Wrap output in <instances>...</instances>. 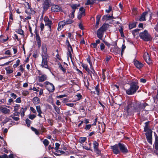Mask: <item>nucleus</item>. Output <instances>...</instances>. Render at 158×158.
Listing matches in <instances>:
<instances>
[{
	"mask_svg": "<svg viewBox=\"0 0 158 158\" xmlns=\"http://www.w3.org/2000/svg\"><path fill=\"white\" fill-rule=\"evenodd\" d=\"M44 20L45 23H46L45 25H48L49 28V30L51 31V25L52 23V21L50 20L47 17H44Z\"/></svg>",
	"mask_w": 158,
	"mask_h": 158,
	"instance_id": "4468645a",
	"label": "nucleus"
},
{
	"mask_svg": "<svg viewBox=\"0 0 158 158\" xmlns=\"http://www.w3.org/2000/svg\"><path fill=\"white\" fill-rule=\"evenodd\" d=\"M91 125H86L85 127V129L86 130H89L91 127Z\"/></svg>",
	"mask_w": 158,
	"mask_h": 158,
	"instance_id": "de8ad7c7",
	"label": "nucleus"
},
{
	"mask_svg": "<svg viewBox=\"0 0 158 158\" xmlns=\"http://www.w3.org/2000/svg\"><path fill=\"white\" fill-rule=\"evenodd\" d=\"M111 51L112 52L114 53L117 54L120 53V48L118 47H115L111 49Z\"/></svg>",
	"mask_w": 158,
	"mask_h": 158,
	"instance_id": "dca6fc26",
	"label": "nucleus"
},
{
	"mask_svg": "<svg viewBox=\"0 0 158 158\" xmlns=\"http://www.w3.org/2000/svg\"><path fill=\"white\" fill-rule=\"evenodd\" d=\"M0 112L4 114H9L10 113V110L6 106H0Z\"/></svg>",
	"mask_w": 158,
	"mask_h": 158,
	"instance_id": "9b49d317",
	"label": "nucleus"
},
{
	"mask_svg": "<svg viewBox=\"0 0 158 158\" xmlns=\"http://www.w3.org/2000/svg\"><path fill=\"white\" fill-rule=\"evenodd\" d=\"M143 57L145 61L148 64H150L152 63V61L150 59L149 55L147 52L144 53Z\"/></svg>",
	"mask_w": 158,
	"mask_h": 158,
	"instance_id": "f8f14e48",
	"label": "nucleus"
},
{
	"mask_svg": "<svg viewBox=\"0 0 158 158\" xmlns=\"http://www.w3.org/2000/svg\"><path fill=\"white\" fill-rule=\"evenodd\" d=\"M44 84L46 88L49 92H52L54 91L55 88L52 83L46 81L44 83Z\"/></svg>",
	"mask_w": 158,
	"mask_h": 158,
	"instance_id": "0eeeda50",
	"label": "nucleus"
},
{
	"mask_svg": "<svg viewBox=\"0 0 158 158\" xmlns=\"http://www.w3.org/2000/svg\"><path fill=\"white\" fill-rule=\"evenodd\" d=\"M66 95L65 94L61 95L59 96H57L56 97L57 98H61L65 97Z\"/></svg>",
	"mask_w": 158,
	"mask_h": 158,
	"instance_id": "774afa93",
	"label": "nucleus"
},
{
	"mask_svg": "<svg viewBox=\"0 0 158 158\" xmlns=\"http://www.w3.org/2000/svg\"><path fill=\"white\" fill-rule=\"evenodd\" d=\"M86 139L85 137H81L79 139V142L81 143H83L85 142Z\"/></svg>",
	"mask_w": 158,
	"mask_h": 158,
	"instance_id": "58836bf2",
	"label": "nucleus"
},
{
	"mask_svg": "<svg viewBox=\"0 0 158 158\" xmlns=\"http://www.w3.org/2000/svg\"><path fill=\"white\" fill-rule=\"evenodd\" d=\"M7 73L9 74H10L12 73L13 70L10 69V68L7 67L6 68Z\"/></svg>",
	"mask_w": 158,
	"mask_h": 158,
	"instance_id": "79ce46f5",
	"label": "nucleus"
},
{
	"mask_svg": "<svg viewBox=\"0 0 158 158\" xmlns=\"http://www.w3.org/2000/svg\"><path fill=\"white\" fill-rule=\"evenodd\" d=\"M31 129L32 130L35 132L36 135H38L39 132L37 130L33 127H31Z\"/></svg>",
	"mask_w": 158,
	"mask_h": 158,
	"instance_id": "c03bdc74",
	"label": "nucleus"
},
{
	"mask_svg": "<svg viewBox=\"0 0 158 158\" xmlns=\"http://www.w3.org/2000/svg\"><path fill=\"white\" fill-rule=\"evenodd\" d=\"M47 77V76L45 74H43L41 76L38 77V81L39 82H43L45 81Z\"/></svg>",
	"mask_w": 158,
	"mask_h": 158,
	"instance_id": "f3484780",
	"label": "nucleus"
},
{
	"mask_svg": "<svg viewBox=\"0 0 158 158\" xmlns=\"http://www.w3.org/2000/svg\"><path fill=\"white\" fill-rule=\"evenodd\" d=\"M155 140L154 147L156 150H158V136L156 134L155 135Z\"/></svg>",
	"mask_w": 158,
	"mask_h": 158,
	"instance_id": "aec40b11",
	"label": "nucleus"
},
{
	"mask_svg": "<svg viewBox=\"0 0 158 158\" xmlns=\"http://www.w3.org/2000/svg\"><path fill=\"white\" fill-rule=\"evenodd\" d=\"M27 5L28 6V7L25 10V12L28 15H31L32 13H34L35 12V11L34 10H32L31 9L30 7V6L29 5V3H27Z\"/></svg>",
	"mask_w": 158,
	"mask_h": 158,
	"instance_id": "6ab92c4d",
	"label": "nucleus"
},
{
	"mask_svg": "<svg viewBox=\"0 0 158 158\" xmlns=\"http://www.w3.org/2000/svg\"><path fill=\"white\" fill-rule=\"evenodd\" d=\"M136 26V24L135 23H133L131 24H130L129 25V28L130 29L135 27Z\"/></svg>",
	"mask_w": 158,
	"mask_h": 158,
	"instance_id": "72a5a7b5",
	"label": "nucleus"
},
{
	"mask_svg": "<svg viewBox=\"0 0 158 158\" xmlns=\"http://www.w3.org/2000/svg\"><path fill=\"white\" fill-rule=\"evenodd\" d=\"M32 101L34 105H36L40 103V100L39 98L37 97H35L33 98Z\"/></svg>",
	"mask_w": 158,
	"mask_h": 158,
	"instance_id": "412c9836",
	"label": "nucleus"
},
{
	"mask_svg": "<svg viewBox=\"0 0 158 158\" xmlns=\"http://www.w3.org/2000/svg\"><path fill=\"white\" fill-rule=\"evenodd\" d=\"M26 122L27 126L29 127L30 126L31 123V121L30 120L28 119H27L26 120Z\"/></svg>",
	"mask_w": 158,
	"mask_h": 158,
	"instance_id": "864d4df0",
	"label": "nucleus"
},
{
	"mask_svg": "<svg viewBox=\"0 0 158 158\" xmlns=\"http://www.w3.org/2000/svg\"><path fill=\"white\" fill-rule=\"evenodd\" d=\"M59 68L63 72L65 73L66 72V69L61 64H60L59 66Z\"/></svg>",
	"mask_w": 158,
	"mask_h": 158,
	"instance_id": "37998d69",
	"label": "nucleus"
},
{
	"mask_svg": "<svg viewBox=\"0 0 158 158\" xmlns=\"http://www.w3.org/2000/svg\"><path fill=\"white\" fill-rule=\"evenodd\" d=\"M112 16H112H110L109 15H104L103 16L102 19L103 20H106L108 19L111 18Z\"/></svg>",
	"mask_w": 158,
	"mask_h": 158,
	"instance_id": "c85d7f7f",
	"label": "nucleus"
},
{
	"mask_svg": "<svg viewBox=\"0 0 158 158\" xmlns=\"http://www.w3.org/2000/svg\"><path fill=\"white\" fill-rule=\"evenodd\" d=\"M80 6V5L79 4H72L71 5V6L72 9H73V10H74L75 11V10L76 9H77L78 7Z\"/></svg>",
	"mask_w": 158,
	"mask_h": 158,
	"instance_id": "cd10ccee",
	"label": "nucleus"
},
{
	"mask_svg": "<svg viewBox=\"0 0 158 158\" xmlns=\"http://www.w3.org/2000/svg\"><path fill=\"white\" fill-rule=\"evenodd\" d=\"M75 12V11L74 10H73L72 11L71 14L69 15V16L70 18H73L74 17V14Z\"/></svg>",
	"mask_w": 158,
	"mask_h": 158,
	"instance_id": "13d9d810",
	"label": "nucleus"
},
{
	"mask_svg": "<svg viewBox=\"0 0 158 158\" xmlns=\"http://www.w3.org/2000/svg\"><path fill=\"white\" fill-rule=\"evenodd\" d=\"M132 14L133 15H135L137 14V10L136 8H134L132 10Z\"/></svg>",
	"mask_w": 158,
	"mask_h": 158,
	"instance_id": "49530a36",
	"label": "nucleus"
},
{
	"mask_svg": "<svg viewBox=\"0 0 158 158\" xmlns=\"http://www.w3.org/2000/svg\"><path fill=\"white\" fill-rule=\"evenodd\" d=\"M100 48L101 50L102 51H103L104 49L105 48V46L103 43H102L100 45Z\"/></svg>",
	"mask_w": 158,
	"mask_h": 158,
	"instance_id": "603ef678",
	"label": "nucleus"
},
{
	"mask_svg": "<svg viewBox=\"0 0 158 158\" xmlns=\"http://www.w3.org/2000/svg\"><path fill=\"white\" fill-rule=\"evenodd\" d=\"M74 104L72 103H68L66 104L67 106L71 107H73V106Z\"/></svg>",
	"mask_w": 158,
	"mask_h": 158,
	"instance_id": "338daca9",
	"label": "nucleus"
},
{
	"mask_svg": "<svg viewBox=\"0 0 158 158\" xmlns=\"http://www.w3.org/2000/svg\"><path fill=\"white\" fill-rule=\"evenodd\" d=\"M111 148L112 149L114 154H118L120 153V151L118 147V144L111 146Z\"/></svg>",
	"mask_w": 158,
	"mask_h": 158,
	"instance_id": "9d476101",
	"label": "nucleus"
},
{
	"mask_svg": "<svg viewBox=\"0 0 158 158\" xmlns=\"http://www.w3.org/2000/svg\"><path fill=\"white\" fill-rule=\"evenodd\" d=\"M47 46L46 44H43L42 46V55H48L47 54Z\"/></svg>",
	"mask_w": 158,
	"mask_h": 158,
	"instance_id": "a211bd4d",
	"label": "nucleus"
},
{
	"mask_svg": "<svg viewBox=\"0 0 158 158\" xmlns=\"http://www.w3.org/2000/svg\"><path fill=\"white\" fill-rule=\"evenodd\" d=\"M148 12H144L141 15L139 19V20L140 21H143L146 20L145 17L146 16Z\"/></svg>",
	"mask_w": 158,
	"mask_h": 158,
	"instance_id": "5701e85b",
	"label": "nucleus"
},
{
	"mask_svg": "<svg viewBox=\"0 0 158 158\" xmlns=\"http://www.w3.org/2000/svg\"><path fill=\"white\" fill-rule=\"evenodd\" d=\"M65 22H66V24L67 25L72 23H73V21L72 20L70 19L66 21Z\"/></svg>",
	"mask_w": 158,
	"mask_h": 158,
	"instance_id": "3c124183",
	"label": "nucleus"
},
{
	"mask_svg": "<svg viewBox=\"0 0 158 158\" xmlns=\"http://www.w3.org/2000/svg\"><path fill=\"white\" fill-rule=\"evenodd\" d=\"M95 2L94 0H87L85 4L86 5H89L90 4H93Z\"/></svg>",
	"mask_w": 158,
	"mask_h": 158,
	"instance_id": "473e14b6",
	"label": "nucleus"
},
{
	"mask_svg": "<svg viewBox=\"0 0 158 158\" xmlns=\"http://www.w3.org/2000/svg\"><path fill=\"white\" fill-rule=\"evenodd\" d=\"M130 87L124 89L126 90V94L128 95H131L135 94L139 88L138 81H133L130 84Z\"/></svg>",
	"mask_w": 158,
	"mask_h": 158,
	"instance_id": "f03ea898",
	"label": "nucleus"
},
{
	"mask_svg": "<svg viewBox=\"0 0 158 158\" xmlns=\"http://www.w3.org/2000/svg\"><path fill=\"white\" fill-rule=\"evenodd\" d=\"M55 146L56 147L54 149L56 150V152L59 151V150H58V149L59 148L60 144L58 143H55Z\"/></svg>",
	"mask_w": 158,
	"mask_h": 158,
	"instance_id": "7c9ffc66",
	"label": "nucleus"
},
{
	"mask_svg": "<svg viewBox=\"0 0 158 158\" xmlns=\"http://www.w3.org/2000/svg\"><path fill=\"white\" fill-rule=\"evenodd\" d=\"M43 7L44 11L47 10L50 7V0H43Z\"/></svg>",
	"mask_w": 158,
	"mask_h": 158,
	"instance_id": "6e6552de",
	"label": "nucleus"
},
{
	"mask_svg": "<svg viewBox=\"0 0 158 158\" xmlns=\"http://www.w3.org/2000/svg\"><path fill=\"white\" fill-rule=\"evenodd\" d=\"M51 10L52 11L54 12H57L60 11H62V9L60 7L56 5H52L51 7Z\"/></svg>",
	"mask_w": 158,
	"mask_h": 158,
	"instance_id": "ddd939ff",
	"label": "nucleus"
},
{
	"mask_svg": "<svg viewBox=\"0 0 158 158\" xmlns=\"http://www.w3.org/2000/svg\"><path fill=\"white\" fill-rule=\"evenodd\" d=\"M19 105L15 106H14V111H17L18 110L19 107Z\"/></svg>",
	"mask_w": 158,
	"mask_h": 158,
	"instance_id": "0e129e2a",
	"label": "nucleus"
},
{
	"mask_svg": "<svg viewBox=\"0 0 158 158\" xmlns=\"http://www.w3.org/2000/svg\"><path fill=\"white\" fill-rule=\"evenodd\" d=\"M16 32L22 35H24V31L21 29H17Z\"/></svg>",
	"mask_w": 158,
	"mask_h": 158,
	"instance_id": "2f4dec72",
	"label": "nucleus"
},
{
	"mask_svg": "<svg viewBox=\"0 0 158 158\" xmlns=\"http://www.w3.org/2000/svg\"><path fill=\"white\" fill-rule=\"evenodd\" d=\"M93 145H94V150L97 149L98 148V143L96 142V141H95L93 143Z\"/></svg>",
	"mask_w": 158,
	"mask_h": 158,
	"instance_id": "c756f323",
	"label": "nucleus"
},
{
	"mask_svg": "<svg viewBox=\"0 0 158 158\" xmlns=\"http://www.w3.org/2000/svg\"><path fill=\"white\" fill-rule=\"evenodd\" d=\"M139 36L141 39L146 41H150L152 39L151 36L148 34L147 31L146 30H145L143 32L140 33Z\"/></svg>",
	"mask_w": 158,
	"mask_h": 158,
	"instance_id": "39448f33",
	"label": "nucleus"
},
{
	"mask_svg": "<svg viewBox=\"0 0 158 158\" xmlns=\"http://www.w3.org/2000/svg\"><path fill=\"white\" fill-rule=\"evenodd\" d=\"M36 108L37 111L38 113V116L41 118H42V117L41 114L42 113V112L40 106H36Z\"/></svg>",
	"mask_w": 158,
	"mask_h": 158,
	"instance_id": "393cba45",
	"label": "nucleus"
},
{
	"mask_svg": "<svg viewBox=\"0 0 158 158\" xmlns=\"http://www.w3.org/2000/svg\"><path fill=\"white\" fill-rule=\"evenodd\" d=\"M27 108H22L21 110V115L22 117H23L24 115V113L26 111Z\"/></svg>",
	"mask_w": 158,
	"mask_h": 158,
	"instance_id": "bb28decb",
	"label": "nucleus"
},
{
	"mask_svg": "<svg viewBox=\"0 0 158 158\" xmlns=\"http://www.w3.org/2000/svg\"><path fill=\"white\" fill-rule=\"evenodd\" d=\"M126 46L124 45L123 44L122 45V50H121V55L122 56L123 55V53L124 51V49L126 48Z\"/></svg>",
	"mask_w": 158,
	"mask_h": 158,
	"instance_id": "6e6d98bb",
	"label": "nucleus"
},
{
	"mask_svg": "<svg viewBox=\"0 0 158 158\" xmlns=\"http://www.w3.org/2000/svg\"><path fill=\"white\" fill-rule=\"evenodd\" d=\"M98 87L99 85H98L95 87V91L94 92L95 94H97V95H99V94Z\"/></svg>",
	"mask_w": 158,
	"mask_h": 158,
	"instance_id": "c9c22d12",
	"label": "nucleus"
},
{
	"mask_svg": "<svg viewBox=\"0 0 158 158\" xmlns=\"http://www.w3.org/2000/svg\"><path fill=\"white\" fill-rule=\"evenodd\" d=\"M35 34H36V41H39L41 40H40V38L39 35L38 33L36 31L35 32Z\"/></svg>",
	"mask_w": 158,
	"mask_h": 158,
	"instance_id": "a19ab883",
	"label": "nucleus"
},
{
	"mask_svg": "<svg viewBox=\"0 0 158 158\" xmlns=\"http://www.w3.org/2000/svg\"><path fill=\"white\" fill-rule=\"evenodd\" d=\"M148 124L149 122H146L145 123V126L144 128V131L145 132H147L145 135L148 142L152 144V131L151 129L149 128Z\"/></svg>",
	"mask_w": 158,
	"mask_h": 158,
	"instance_id": "7ed1b4c3",
	"label": "nucleus"
},
{
	"mask_svg": "<svg viewBox=\"0 0 158 158\" xmlns=\"http://www.w3.org/2000/svg\"><path fill=\"white\" fill-rule=\"evenodd\" d=\"M20 62V60H19L18 59L17 60L16 64H15L13 65V67L14 68H16L17 66H18Z\"/></svg>",
	"mask_w": 158,
	"mask_h": 158,
	"instance_id": "ea45409f",
	"label": "nucleus"
},
{
	"mask_svg": "<svg viewBox=\"0 0 158 158\" xmlns=\"http://www.w3.org/2000/svg\"><path fill=\"white\" fill-rule=\"evenodd\" d=\"M87 60L89 64V65L90 66V69H93V66H92V63L91 62L90 60V59L89 58V56L87 58Z\"/></svg>",
	"mask_w": 158,
	"mask_h": 158,
	"instance_id": "e433bc0d",
	"label": "nucleus"
},
{
	"mask_svg": "<svg viewBox=\"0 0 158 158\" xmlns=\"http://www.w3.org/2000/svg\"><path fill=\"white\" fill-rule=\"evenodd\" d=\"M92 69L93 71H91V73L90 74V75L92 79H96L97 77V74L95 73L94 70L93 68L91 69Z\"/></svg>",
	"mask_w": 158,
	"mask_h": 158,
	"instance_id": "a878e982",
	"label": "nucleus"
},
{
	"mask_svg": "<svg viewBox=\"0 0 158 158\" xmlns=\"http://www.w3.org/2000/svg\"><path fill=\"white\" fill-rule=\"evenodd\" d=\"M36 115L34 114H30L29 115V118L31 119H33L35 118L36 117Z\"/></svg>",
	"mask_w": 158,
	"mask_h": 158,
	"instance_id": "09e8293b",
	"label": "nucleus"
},
{
	"mask_svg": "<svg viewBox=\"0 0 158 158\" xmlns=\"http://www.w3.org/2000/svg\"><path fill=\"white\" fill-rule=\"evenodd\" d=\"M13 100L12 98H10L9 99L8 101V103H7V105H10L11 104V102H13Z\"/></svg>",
	"mask_w": 158,
	"mask_h": 158,
	"instance_id": "680f3d73",
	"label": "nucleus"
},
{
	"mask_svg": "<svg viewBox=\"0 0 158 158\" xmlns=\"http://www.w3.org/2000/svg\"><path fill=\"white\" fill-rule=\"evenodd\" d=\"M22 94L23 95L26 96L28 94L29 92L25 90L23 91Z\"/></svg>",
	"mask_w": 158,
	"mask_h": 158,
	"instance_id": "052dcab7",
	"label": "nucleus"
},
{
	"mask_svg": "<svg viewBox=\"0 0 158 158\" xmlns=\"http://www.w3.org/2000/svg\"><path fill=\"white\" fill-rule=\"evenodd\" d=\"M30 110L34 114H35L36 113V111L35 108H34L32 107H30Z\"/></svg>",
	"mask_w": 158,
	"mask_h": 158,
	"instance_id": "4d7b16f0",
	"label": "nucleus"
},
{
	"mask_svg": "<svg viewBox=\"0 0 158 158\" xmlns=\"http://www.w3.org/2000/svg\"><path fill=\"white\" fill-rule=\"evenodd\" d=\"M56 152L58 153V154H57L56 153H55V154L56 155H60L61 154H63L64 152V151H60L59 150V151H57Z\"/></svg>",
	"mask_w": 158,
	"mask_h": 158,
	"instance_id": "5fc2aeb1",
	"label": "nucleus"
},
{
	"mask_svg": "<svg viewBox=\"0 0 158 158\" xmlns=\"http://www.w3.org/2000/svg\"><path fill=\"white\" fill-rule=\"evenodd\" d=\"M148 105L146 103H141L136 101H129L126 110L128 114H130L132 112L139 111L144 109Z\"/></svg>",
	"mask_w": 158,
	"mask_h": 158,
	"instance_id": "f257e3e1",
	"label": "nucleus"
},
{
	"mask_svg": "<svg viewBox=\"0 0 158 158\" xmlns=\"http://www.w3.org/2000/svg\"><path fill=\"white\" fill-rule=\"evenodd\" d=\"M66 24V22L64 20L58 23V30L59 31Z\"/></svg>",
	"mask_w": 158,
	"mask_h": 158,
	"instance_id": "2eb2a0df",
	"label": "nucleus"
},
{
	"mask_svg": "<svg viewBox=\"0 0 158 158\" xmlns=\"http://www.w3.org/2000/svg\"><path fill=\"white\" fill-rule=\"evenodd\" d=\"M112 10V7L110 6H109V9L106 10V11L107 13H109Z\"/></svg>",
	"mask_w": 158,
	"mask_h": 158,
	"instance_id": "bf43d9fd",
	"label": "nucleus"
},
{
	"mask_svg": "<svg viewBox=\"0 0 158 158\" xmlns=\"http://www.w3.org/2000/svg\"><path fill=\"white\" fill-rule=\"evenodd\" d=\"M10 117H11L15 121H17L19 120V117H15L13 115H11Z\"/></svg>",
	"mask_w": 158,
	"mask_h": 158,
	"instance_id": "8fccbe9b",
	"label": "nucleus"
},
{
	"mask_svg": "<svg viewBox=\"0 0 158 158\" xmlns=\"http://www.w3.org/2000/svg\"><path fill=\"white\" fill-rule=\"evenodd\" d=\"M118 144L120 152H121L123 153H126L128 152L127 149L124 144L121 143H119Z\"/></svg>",
	"mask_w": 158,
	"mask_h": 158,
	"instance_id": "1a4fd4ad",
	"label": "nucleus"
},
{
	"mask_svg": "<svg viewBox=\"0 0 158 158\" xmlns=\"http://www.w3.org/2000/svg\"><path fill=\"white\" fill-rule=\"evenodd\" d=\"M68 52L67 53L68 55L70 57H72V53H73V50L71 46H68Z\"/></svg>",
	"mask_w": 158,
	"mask_h": 158,
	"instance_id": "b1692460",
	"label": "nucleus"
},
{
	"mask_svg": "<svg viewBox=\"0 0 158 158\" xmlns=\"http://www.w3.org/2000/svg\"><path fill=\"white\" fill-rule=\"evenodd\" d=\"M53 106L54 108V109H55L56 112L57 113L59 114L60 112V109H59V108L58 107L56 106V105H53Z\"/></svg>",
	"mask_w": 158,
	"mask_h": 158,
	"instance_id": "a18cd8bd",
	"label": "nucleus"
},
{
	"mask_svg": "<svg viewBox=\"0 0 158 158\" xmlns=\"http://www.w3.org/2000/svg\"><path fill=\"white\" fill-rule=\"evenodd\" d=\"M134 64L135 66L139 69L141 68L143 66L142 64L137 60L134 61Z\"/></svg>",
	"mask_w": 158,
	"mask_h": 158,
	"instance_id": "4be33fe9",
	"label": "nucleus"
},
{
	"mask_svg": "<svg viewBox=\"0 0 158 158\" xmlns=\"http://www.w3.org/2000/svg\"><path fill=\"white\" fill-rule=\"evenodd\" d=\"M43 143L44 145L47 147V146L49 143V142L48 141L47 139H45L43 141Z\"/></svg>",
	"mask_w": 158,
	"mask_h": 158,
	"instance_id": "4c0bfd02",
	"label": "nucleus"
},
{
	"mask_svg": "<svg viewBox=\"0 0 158 158\" xmlns=\"http://www.w3.org/2000/svg\"><path fill=\"white\" fill-rule=\"evenodd\" d=\"M107 26V25L104 24L98 30L97 33V37L100 39L102 40V39L104 32L106 30Z\"/></svg>",
	"mask_w": 158,
	"mask_h": 158,
	"instance_id": "20e7f679",
	"label": "nucleus"
},
{
	"mask_svg": "<svg viewBox=\"0 0 158 158\" xmlns=\"http://www.w3.org/2000/svg\"><path fill=\"white\" fill-rule=\"evenodd\" d=\"M11 96L14 99L16 98L17 97L16 95L14 93L11 94Z\"/></svg>",
	"mask_w": 158,
	"mask_h": 158,
	"instance_id": "69168bd1",
	"label": "nucleus"
},
{
	"mask_svg": "<svg viewBox=\"0 0 158 158\" xmlns=\"http://www.w3.org/2000/svg\"><path fill=\"white\" fill-rule=\"evenodd\" d=\"M105 71H103L102 72V74L103 79V80H104L105 79L106 77L105 75Z\"/></svg>",
	"mask_w": 158,
	"mask_h": 158,
	"instance_id": "e2e57ef3",
	"label": "nucleus"
},
{
	"mask_svg": "<svg viewBox=\"0 0 158 158\" xmlns=\"http://www.w3.org/2000/svg\"><path fill=\"white\" fill-rule=\"evenodd\" d=\"M42 61L41 66L43 67L46 69L48 68V59L49 58L48 55H42Z\"/></svg>",
	"mask_w": 158,
	"mask_h": 158,
	"instance_id": "423d86ee",
	"label": "nucleus"
},
{
	"mask_svg": "<svg viewBox=\"0 0 158 158\" xmlns=\"http://www.w3.org/2000/svg\"><path fill=\"white\" fill-rule=\"evenodd\" d=\"M139 31V29H136L132 31V33L134 36L138 34Z\"/></svg>",
	"mask_w": 158,
	"mask_h": 158,
	"instance_id": "f704fd0d",
	"label": "nucleus"
}]
</instances>
